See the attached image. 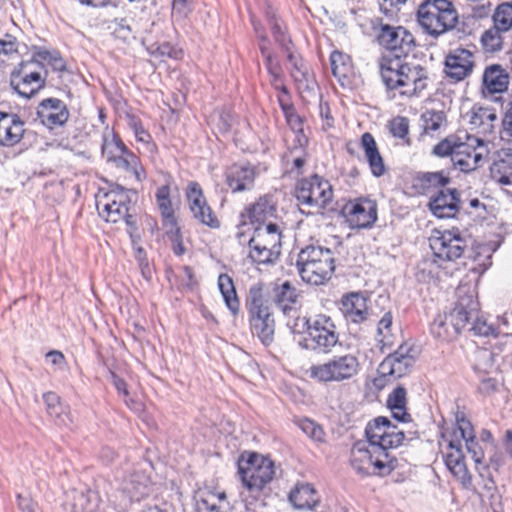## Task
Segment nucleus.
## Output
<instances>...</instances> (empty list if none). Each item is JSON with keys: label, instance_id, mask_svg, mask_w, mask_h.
<instances>
[{"label": "nucleus", "instance_id": "13", "mask_svg": "<svg viewBox=\"0 0 512 512\" xmlns=\"http://www.w3.org/2000/svg\"><path fill=\"white\" fill-rule=\"evenodd\" d=\"M430 247L434 255L444 261L459 259L467 248V240L458 228L445 230L439 236L430 239Z\"/></svg>", "mask_w": 512, "mask_h": 512}, {"label": "nucleus", "instance_id": "19", "mask_svg": "<svg viewBox=\"0 0 512 512\" xmlns=\"http://www.w3.org/2000/svg\"><path fill=\"white\" fill-rule=\"evenodd\" d=\"M444 65L447 77L458 82L471 74L474 67V56L467 49L456 48L446 56Z\"/></svg>", "mask_w": 512, "mask_h": 512}, {"label": "nucleus", "instance_id": "49", "mask_svg": "<svg viewBox=\"0 0 512 512\" xmlns=\"http://www.w3.org/2000/svg\"><path fill=\"white\" fill-rule=\"evenodd\" d=\"M131 20V21H134V18L129 16V17H125V18H121V19H118L116 18L113 23H114V27H113V32L112 34L124 41V42H127L131 37H132V33L134 31V28L128 24V20Z\"/></svg>", "mask_w": 512, "mask_h": 512}, {"label": "nucleus", "instance_id": "7", "mask_svg": "<svg viewBox=\"0 0 512 512\" xmlns=\"http://www.w3.org/2000/svg\"><path fill=\"white\" fill-rule=\"evenodd\" d=\"M295 196L300 205L309 208L308 214L320 213L333 198L330 182L314 174L298 181Z\"/></svg>", "mask_w": 512, "mask_h": 512}, {"label": "nucleus", "instance_id": "56", "mask_svg": "<svg viewBox=\"0 0 512 512\" xmlns=\"http://www.w3.org/2000/svg\"><path fill=\"white\" fill-rule=\"evenodd\" d=\"M457 430L460 432L461 438L467 442L475 438L474 428L471 422L466 418L463 412H457L456 417Z\"/></svg>", "mask_w": 512, "mask_h": 512}, {"label": "nucleus", "instance_id": "48", "mask_svg": "<svg viewBox=\"0 0 512 512\" xmlns=\"http://www.w3.org/2000/svg\"><path fill=\"white\" fill-rule=\"evenodd\" d=\"M465 445H466V449H467L468 453L471 454V457L475 462L476 469L479 471L480 476L484 477V472L481 469L486 471L487 467L482 466V464H483L482 460L484 457L483 448L476 440V437L465 442Z\"/></svg>", "mask_w": 512, "mask_h": 512}, {"label": "nucleus", "instance_id": "41", "mask_svg": "<svg viewBox=\"0 0 512 512\" xmlns=\"http://www.w3.org/2000/svg\"><path fill=\"white\" fill-rule=\"evenodd\" d=\"M249 220L257 226H264L266 219L273 215L274 209L266 199H260L247 210Z\"/></svg>", "mask_w": 512, "mask_h": 512}, {"label": "nucleus", "instance_id": "4", "mask_svg": "<svg viewBox=\"0 0 512 512\" xmlns=\"http://www.w3.org/2000/svg\"><path fill=\"white\" fill-rule=\"evenodd\" d=\"M296 267L304 282L312 285L324 284L335 270L334 254L328 248L308 245L299 252Z\"/></svg>", "mask_w": 512, "mask_h": 512}, {"label": "nucleus", "instance_id": "11", "mask_svg": "<svg viewBox=\"0 0 512 512\" xmlns=\"http://www.w3.org/2000/svg\"><path fill=\"white\" fill-rule=\"evenodd\" d=\"M102 153L109 162L114 163L117 168L133 173L139 181L144 177L138 157L129 151L124 142L114 133L111 134V139L104 135Z\"/></svg>", "mask_w": 512, "mask_h": 512}, {"label": "nucleus", "instance_id": "53", "mask_svg": "<svg viewBox=\"0 0 512 512\" xmlns=\"http://www.w3.org/2000/svg\"><path fill=\"white\" fill-rule=\"evenodd\" d=\"M148 51L151 56L155 58L169 57L173 59H180L183 55V51L181 49H177L169 43H163L158 45L156 48L152 46L151 48H148Z\"/></svg>", "mask_w": 512, "mask_h": 512}, {"label": "nucleus", "instance_id": "16", "mask_svg": "<svg viewBox=\"0 0 512 512\" xmlns=\"http://www.w3.org/2000/svg\"><path fill=\"white\" fill-rule=\"evenodd\" d=\"M30 63L22 62L11 75L12 88L22 97L30 99L45 86V77L40 72L28 71Z\"/></svg>", "mask_w": 512, "mask_h": 512}, {"label": "nucleus", "instance_id": "60", "mask_svg": "<svg viewBox=\"0 0 512 512\" xmlns=\"http://www.w3.org/2000/svg\"><path fill=\"white\" fill-rule=\"evenodd\" d=\"M129 126L133 130L135 137L137 141L147 143L149 142L150 135L149 133L144 129L141 121L132 116L129 118Z\"/></svg>", "mask_w": 512, "mask_h": 512}, {"label": "nucleus", "instance_id": "2", "mask_svg": "<svg viewBox=\"0 0 512 512\" xmlns=\"http://www.w3.org/2000/svg\"><path fill=\"white\" fill-rule=\"evenodd\" d=\"M483 145V141L465 131L450 134L432 149V155L444 158L450 157L453 166L464 173L476 170L483 155L477 150V146Z\"/></svg>", "mask_w": 512, "mask_h": 512}, {"label": "nucleus", "instance_id": "25", "mask_svg": "<svg viewBox=\"0 0 512 512\" xmlns=\"http://www.w3.org/2000/svg\"><path fill=\"white\" fill-rule=\"evenodd\" d=\"M24 122L17 114L0 112V144L14 146L22 139Z\"/></svg>", "mask_w": 512, "mask_h": 512}, {"label": "nucleus", "instance_id": "33", "mask_svg": "<svg viewBox=\"0 0 512 512\" xmlns=\"http://www.w3.org/2000/svg\"><path fill=\"white\" fill-rule=\"evenodd\" d=\"M229 508L227 496L222 492H203L202 496L196 503L197 512H226Z\"/></svg>", "mask_w": 512, "mask_h": 512}, {"label": "nucleus", "instance_id": "32", "mask_svg": "<svg viewBox=\"0 0 512 512\" xmlns=\"http://www.w3.org/2000/svg\"><path fill=\"white\" fill-rule=\"evenodd\" d=\"M483 84L489 93H501L507 89L509 77L500 65L494 64L486 68L483 74Z\"/></svg>", "mask_w": 512, "mask_h": 512}, {"label": "nucleus", "instance_id": "35", "mask_svg": "<svg viewBox=\"0 0 512 512\" xmlns=\"http://www.w3.org/2000/svg\"><path fill=\"white\" fill-rule=\"evenodd\" d=\"M450 183V178L444 171L420 172L415 177L414 186L422 193H427L431 189L444 188Z\"/></svg>", "mask_w": 512, "mask_h": 512}, {"label": "nucleus", "instance_id": "52", "mask_svg": "<svg viewBox=\"0 0 512 512\" xmlns=\"http://www.w3.org/2000/svg\"><path fill=\"white\" fill-rule=\"evenodd\" d=\"M471 322H472V327L470 328V330H472L474 332V334L477 336L496 337L498 335L497 329L492 324L487 323V321L485 319L479 317L478 313L472 319Z\"/></svg>", "mask_w": 512, "mask_h": 512}, {"label": "nucleus", "instance_id": "28", "mask_svg": "<svg viewBox=\"0 0 512 512\" xmlns=\"http://www.w3.org/2000/svg\"><path fill=\"white\" fill-rule=\"evenodd\" d=\"M249 240L263 246V248L266 247L281 253L282 232L275 223L269 222L264 226H255L254 234Z\"/></svg>", "mask_w": 512, "mask_h": 512}, {"label": "nucleus", "instance_id": "12", "mask_svg": "<svg viewBox=\"0 0 512 512\" xmlns=\"http://www.w3.org/2000/svg\"><path fill=\"white\" fill-rule=\"evenodd\" d=\"M378 43L391 53V59L406 57L416 46L415 38L402 26L381 25Z\"/></svg>", "mask_w": 512, "mask_h": 512}, {"label": "nucleus", "instance_id": "6", "mask_svg": "<svg viewBox=\"0 0 512 512\" xmlns=\"http://www.w3.org/2000/svg\"><path fill=\"white\" fill-rule=\"evenodd\" d=\"M417 20L427 34L437 38L456 26L458 13L453 2H421Z\"/></svg>", "mask_w": 512, "mask_h": 512}, {"label": "nucleus", "instance_id": "24", "mask_svg": "<svg viewBox=\"0 0 512 512\" xmlns=\"http://www.w3.org/2000/svg\"><path fill=\"white\" fill-rule=\"evenodd\" d=\"M479 310V304L473 296L461 297L456 303L455 307L447 313L450 321V326L456 330L457 336L462 329L476 316Z\"/></svg>", "mask_w": 512, "mask_h": 512}, {"label": "nucleus", "instance_id": "20", "mask_svg": "<svg viewBox=\"0 0 512 512\" xmlns=\"http://www.w3.org/2000/svg\"><path fill=\"white\" fill-rule=\"evenodd\" d=\"M339 310L348 323L361 324L369 317L367 298L361 292H350L342 296Z\"/></svg>", "mask_w": 512, "mask_h": 512}, {"label": "nucleus", "instance_id": "26", "mask_svg": "<svg viewBox=\"0 0 512 512\" xmlns=\"http://www.w3.org/2000/svg\"><path fill=\"white\" fill-rule=\"evenodd\" d=\"M150 477L140 470H136L127 476L122 483V491L131 501H140L151 492Z\"/></svg>", "mask_w": 512, "mask_h": 512}, {"label": "nucleus", "instance_id": "36", "mask_svg": "<svg viewBox=\"0 0 512 512\" xmlns=\"http://www.w3.org/2000/svg\"><path fill=\"white\" fill-rule=\"evenodd\" d=\"M218 287L227 308L234 316L238 315L240 301L232 278L228 274H220L218 277Z\"/></svg>", "mask_w": 512, "mask_h": 512}, {"label": "nucleus", "instance_id": "9", "mask_svg": "<svg viewBox=\"0 0 512 512\" xmlns=\"http://www.w3.org/2000/svg\"><path fill=\"white\" fill-rule=\"evenodd\" d=\"M360 371L358 358L353 354L333 356L328 361L313 365L310 376L319 382H342L356 376Z\"/></svg>", "mask_w": 512, "mask_h": 512}, {"label": "nucleus", "instance_id": "64", "mask_svg": "<svg viewBox=\"0 0 512 512\" xmlns=\"http://www.w3.org/2000/svg\"><path fill=\"white\" fill-rule=\"evenodd\" d=\"M503 131L502 138L508 137L512 138V101L509 104V108L505 113V116L502 121Z\"/></svg>", "mask_w": 512, "mask_h": 512}, {"label": "nucleus", "instance_id": "27", "mask_svg": "<svg viewBox=\"0 0 512 512\" xmlns=\"http://www.w3.org/2000/svg\"><path fill=\"white\" fill-rule=\"evenodd\" d=\"M360 145L364 151L372 175L377 178L383 176L387 169L373 135L369 132L363 133Z\"/></svg>", "mask_w": 512, "mask_h": 512}, {"label": "nucleus", "instance_id": "59", "mask_svg": "<svg viewBox=\"0 0 512 512\" xmlns=\"http://www.w3.org/2000/svg\"><path fill=\"white\" fill-rule=\"evenodd\" d=\"M390 131L394 137L404 139L409 132V121L406 117H395L390 122Z\"/></svg>", "mask_w": 512, "mask_h": 512}, {"label": "nucleus", "instance_id": "15", "mask_svg": "<svg viewBox=\"0 0 512 512\" xmlns=\"http://www.w3.org/2000/svg\"><path fill=\"white\" fill-rule=\"evenodd\" d=\"M106 202L102 204L97 203V209L99 210L100 216L105 218L106 221L117 223L124 219L127 224H130L129 218L131 217L129 211V197L123 188L119 191H111L105 194Z\"/></svg>", "mask_w": 512, "mask_h": 512}, {"label": "nucleus", "instance_id": "30", "mask_svg": "<svg viewBox=\"0 0 512 512\" xmlns=\"http://www.w3.org/2000/svg\"><path fill=\"white\" fill-rule=\"evenodd\" d=\"M448 447L451 451L445 457V464L447 468L456 476L463 484L471 482V476L468 472L464 461V455L461 449V444L458 442L450 441Z\"/></svg>", "mask_w": 512, "mask_h": 512}, {"label": "nucleus", "instance_id": "57", "mask_svg": "<svg viewBox=\"0 0 512 512\" xmlns=\"http://www.w3.org/2000/svg\"><path fill=\"white\" fill-rule=\"evenodd\" d=\"M286 52L288 53V61L293 67L291 71L292 77L295 79V81L305 80L308 72L306 66L303 63V60L295 56L290 50Z\"/></svg>", "mask_w": 512, "mask_h": 512}, {"label": "nucleus", "instance_id": "54", "mask_svg": "<svg viewBox=\"0 0 512 512\" xmlns=\"http://www.w3.org/2000/svg\"><path fill=\"white\" fill-rule=\"evenodd\" d=\"M406 395V389L403 386H397L388 396L387 407L390 410L405 408L407 404Z\"/></svg>", "mask_w": 512, "mask_h": 512}, {"label": "nucleus", "instance_id": "21", "mask_svg": "<svg viewBox=\"0 0 512 512\" xmlns=\"http://www.w3.org/2000/svg\"><path fill=\"white\" fill-rule=\"evenodd\" d=\"M460 194L455 188H441L430 198L429 208L438 218H452L459 210Z\"/></svg>", "mask_w": 512, "mask_h": 512}, {"label": "nucleus", "instance_id": "3", "mask_svg": "<svg viewBox=\"0 0 512 512\" xmlns=\"http://www.w3.org/2000/svg\"><path fill=\"white\" fill-rule=\"evenodd\" d=\"M246 308L252 334L257 336L265 346L274 341L275 320L270 307V295L262 283L250 286Z\"/></svg>", "mask_w": 512, "mask_h": 512}, {"label": "nucleus", "instance_id": "43", "mask_svg": "<svg viewBox=\"0 0 512 512\" xmlns=\"http://www.w3.org/2000/svg\"><path fill=\"white\" fill-rule=\"evenodd\" d=\"M330 63L333 75L338 79L347 78L351 70V58L349 55L333 51L330 55Z\"/></svg>", "mask_w": 512, "mask_h": 512}, {"label": "nucleus", "instance_id": "18", "mask_svg": "<svg viewBox=\"0 0 512 512\" xmlns=\"http://www.w3.org/2000/svg\"><path fill=\"white\" fill-rule=\"evenodd\" d=\"M37 117L49 129L63 126L70 117L67 105L58 98H46L37 108Z\"/></svg>", "mask_w": 512, "mask_h": 512}, {"label": "nucleus", "instance_id": "31", "mask_svg": "<svg viewBox=\"0 0 512 512\" xmlns=\"http://www.w3.org/2000/svg\"><path fill=\"white\" fill-rule=\"evenodd\" d=\"M288 499L298 510H312L319 501L316 490L308 483L297 484L289 493Z\"/></svg>", "mask_w": 512, "mask_h": 512}, {"label": "nucleus", "instance_id": "63", "mask_svg": "<svg viewBox=\"0 0 512 512\" xmlns=\"http://www.w3.org/2000/svg\"><path fill=\"white\" fill-rule=\"evenodd\" d=\"M17 52L16 39L11 35H6V39H0V55H10Z\"/></svg>", "mask_w": 512, "mask_h": 512}, {"label": "nucleus", "instance_id": "5", "mask_svg": "<svg viewBox=\"0 0 512 512\" xmlns=\"http://www.w3.org/2000/svg\"><path fill=\"white\" fill-rule=\"evenodd\" d=\"M238 474L243 486L255 497L275 476V464L267 456L250 452L238 461Z\"/></svg>", "mask_w": 512, "mask_h": 512}, {"label": "nucleus", "instance_id": "58", "mask_svg": "<svg viewBox=\"0 0 512 512\" xmlns=\"http://www.w3.org/2000/svg\"><path fill=\"white\" fill-rule=\"evenodd\" d=\"M110 379L118 393L124 397L126 405L130 408H136L138 403L130 398L126 382L112 371L110 372Z\"/></svg>", "mask_w": 512, "mask_h": 512}, {"label": "nucleus", "instance_id": "10", "mask_svg": "<svg viewBox=\"0 0 512 512\" xmlns=\"http://www.w3.org/2000/svg\"><path fill=\"white\" fill-rule=\"evenodd\" d=\"M339 335L333 320L324 314L313 317L309 336H305L300 343L305 349L318 353H329L338 343Z\"/></svg>", "mask_w": 512, "mask_h": 512}, {"label": "nucleus", "instance_id": "22", "mask_svg": "<svg viewBox=\"0 0 512 512\" xmlns=\"http://www.w3.org/2000/svg\"><path fill=\"white\" fill-rule=\"evenodd\" d=\"M270 298L285 316H294L301 308L300 293L289 281L276 285Z\"/></svg>", "mask_w": 512, "mask_h": 512}, {"label": "nucleus", "instance_id": "55", "mask_svg": "<svg viewBox=\"0 0 512 512\" xmlns=\"http://www.w3.org/2000/svg\"><path fill=\"white\" fill-rule=\"evenodd\" d=\"M47 413L59 426L69 427L72 424V419L68 407L64 406L62 403L53 409H50Z\"/></svg>", "mask_w": 512, "mask_h": 512}, {"label": "nucleus", "instance_id": "61", "mask_svg": "<svg viewBox=\"0 0 512 512\" xmlns=\"http://www.w3.org/2000/svg\"><path fill=\"white\" fill-rule=\"evenodd\" d=\"M46 360L50 363L56 370H64L66 366L65 357L62 352L58 350L49 351L46 354Z\"/></svg>", "mask_w": 512, "mask_h": 512}, {"label": "nucleus", "instance_id": "37", "mask_svg": "<svg viewBox=\"0 0 512 512\" xmlns=\"http://www.w3.org/2000/svg\"><path fill=\"white\" fill-rule=\"evenodd\" d=\"M386 429L388 430L383 438L381 450H379V453L386 460H390L393 458L390 457L388 450L390 448H397L402 445L406 439V435L403 430H400L398 426L393 425L391 421L389 422V425L386 427Z\"/></svg>", "mask_w": 512, "mask_h": 512}, {"label": "nucleus", "instance_id": "34", "mask_svg": "<svg viewBox=\"0 0 512 512\" xmlns=\"http://www.w3.org/2000/svg\"><path fill=\"white\" fill-rule=\"evenodd\" d=\"M390 420L387 417L379 416L370 421L365 428V435L367 437L369 447L376 449V452L381 450L383 438L387 432Z\"/></svg>", "mask_w": 512, "mask_h": 512}, {"label": "nucleus", "instance_id": "51", "mask_svg": "<svg viewBox=\"0 0 512 512\" xmlns=\"http://www.w3.org/2000/svg\"><path fill=\"white\" fill-rule=\"evenodd\" d=\"M171 228L167 230L166 234L168 239L171 242V249L177 256H182L186 252V248L183 243V237L180 232V229L176 225V220H174V225L170 224Z\"/></svg>", "mask_w": 512, "mask_h": 512}, {"label": "nucleus", "instance_id": "42", "mask_svg": "<svg viewBox=\"0 0 512 512\" xmlns=\"http://www.w3.org/2000/svg\"><path fill=\"white\" fill-rule=\"evenodd\" d=\"M157 205L161 211V215L169 224L174 225V211L170 200V187L169 185H163L158 188L156 192Z\"/></svg>", "mask_w": 512, "mask_h": 512}, {"label": "nucleus", "instance_id": "23", "mask_svg": "<svg viewBox=\"0 0 512 512\" xmlns=\"http://www.w3.org/2000/svg\"><path fill=\"white\" fill-rule=\"evenodd\" d=\"M415 359L409 354V349L400 346L395 352L388 355L379 365V372L383 376H404L413 366Z\"/></svg>", "mask_w": 512, "mask_h": 512}, {"label": "nucleus", "instance_id": "40", "mask_svg": "<svg viewBox=\"0 0 512 512\" xmlns=\"http://www.w3.org/2000/svg\"><path fill=\"white\" fill-rule=\"evenodd\" d=\"M266 17L271 25L275 41L285 50L289 51L292 44L290 38L286 35L285 28L278 18L276 11L269 5L266 10Z\"/></svg>", "mask_w": 512, "mask_h": 512}, {"label": "nucleus", "instance_id": "45", "mask_svg": "<svg viewBox=\"0 0 512 512\" xmlns=\"http://www.w3.org/2000/svg\"><path fill=\"white\" fill-rule=\"evenodd\" d=\"M421 120L426 133L436 132L446 122V115L443 111L426 110L421 115Z\"/></svg>", "mask_w": 512, "mask_h": 512}, {"label": "nucleus", "instance_id": "50", "mask_svg": "<svg viewBox=\"0 0 512 512\" xmlns=\"http://www.w3.org/2000/svg\"><path fill=\"white\" fill-rule=\"evenodd\" d=\"M292 319L287 322V327L293 334H306L309 336L310 328H312L313 318L300 317L297 314L290 316Z\"/></svg>", "mask_w": 512, "mask_h": 512}, {"label": "nucleus", "instance_id": "29", "mask_svg": "<svg viewBox=\"0 0 512 512\" xmlns=\"http://www.w3.org/2000/svg\"><path fill=\"white\" fill-rule=\"evenodd\" d=\"M254 178V170L249 164L233 165L226 173L227 184L233 192L250 189L253 186Z\"/></svg>", "mask_w": 512, "mask_h": 512}, {"label": "nucleus", "instance_id": "8", "mask_svg": "<svg viewBox=\"0 0 512 512\" xmlns=\"http://www.w3.org/2000/svg\"><path fill=\"white\" fill-rule=\"evenodd\" d=\"M350 463L352 468L362 476L389 474L397 467L396 459L386 460L364 441H357L353 445Z\"/></svg>", "mask_w": 512, "mask_h": 512}, {"label": "nucleus", "instance_id": "39", "mask_svg": "<svg viewBox=\"0 0 512 512\" xmlns=\"http://www.w3.org/2000/svg\"><path fill=\"white\" fill-rule=\"evenodd\" d=\"M249 246V259L258 265H271L276 263L280 257L279 251H272L268 248L253 243L251 240L248 241Z\"/></svg>", "mask_w": 512, "mask_h": 512}, {"label": "nucleus", "instance_id": "46", "mask_svg": "<svg viewBox=\"0 0 512 512\" xmlns=\"http://www.w3.org/2000/svg\"><path fill=\"white\" fill-rule=\"evenodd\" d=\"M502 30L496 27L486 30L481 36V43L486 52H497L502 49L503 39L501 36Z\"/></svg>", "mask_w": 512, "mask_h": 512}, {"label": "nucleus", "instance_id": "44", "mask_svg": "<svg viewBox=\"0 0 512 512\" xmlns=\"http://www.w3.org/2000/svg\"><path fill=\"white\" fill-rule=\"evenodd\" d=\"M494 27L508 31L512 27V2H501L493 15Z\"/></svg>", "mask_w": 512, "mask_h": 512}, {"label": "nucleus", "instance_id": "38", "mask_svg": "<svg viewBox=\"0 0 512 512\" xmlns=\"http://www.w3.org/2000/svg\"><path fill=\"white\" fill-rule=\"evenodd\" d=\"M431 334L441 341H451L457 337L456 330L450 326L447 313L439 314L430 325Z\"/></svg>", "mask_w": 512, "mask_h": 512}, {"label": "nucleus", "instance_id": "17", "mask_svg": "<svg viewBox=\"0 0 512 512\" xmlns=\"http://www.w3.org/2000/svg\"><path fill=\"white\" fill-rule=\"evenodd\" d=\"M186 195L195 219L210 228L220 227L219 220L207 204L201 186L197 182L189 183Z\"/></svg>", "mask_w": 512, "mask_h": 512}, {"label": "nucleus", "instance_id": "1", "mask_svg": "<svg viewBox=\"0 0 512 512\" xmlns=\"http://www.w3.org/2000/svg\"><path fill=\"white\" fill-rule=\"evenodd\" d=\"M382 81L387 89L404 88L402 95L418 96L427 88L428 72L419 64H410L400 59L382 56L379 62Z\"/></svg>", "mask_w": 512, "mask_h": 512}, {"label": "nucleus", "instance_id": "14", "mask_svg": "<svg viewBox=\"0 0 512 512\" xmlns=\"http://www.w3.org/2000/svg\"><path fill=\"white\" fill-rule=\"evenodd\" d=\"M342 212L352 228L367 229L377 220V204L367 198L348 202Z\"/></svg>", "mask_w": 512, "mask_h": 512}, {"label": "nucleus", "instance_id": "47", "mask_svg": "<svg viewBox=\"0 0 512 512\" xmlns=\"http://www.w3.org/2000/svg\"><path fill=\"white\" fill-rule=\"evenodd\" d=\"M297 426L312 440L316 442L325 441V431L321 425L309 418H302L297 421Z\"/></svg>", "mask_w": 512, "mask_h": 512}, {"label": "nucleus", "instance_id": "62", "mask_svg": "<svg viewBox=\"0 0 512 512\" xmlns=\"http://www.w3.org/2000/svg\"><path fill=\"white\" fill-rule=\"evenodd\" d=\"M391 326L392 314L391 312H386L378 323V334L383 336L381 342L385 343V338L391 334Z\"/></svg>", "mask_w": 512, "mask_h": 512}]
</instances>
